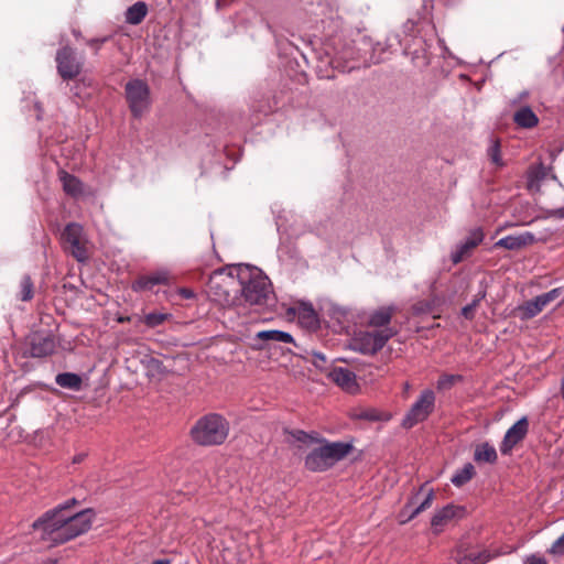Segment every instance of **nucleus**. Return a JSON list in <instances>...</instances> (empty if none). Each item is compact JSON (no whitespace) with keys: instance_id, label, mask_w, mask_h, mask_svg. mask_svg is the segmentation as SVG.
Instances as JSON below:
<instances>
[{"instance_id":"obj_1","label":"nucleus","mask_w":564,"mask_h":564,"mask_svg":"<svg viewBox=\"0 0 564 564\" xmlns=\"http://www.w3.org/2000/svg\"><path fill=\"white\" fill-rule=\"evenodd\" d=\"M75 502L76 500L72 499L59 505L33 522L32 527L42 541L50 545L62 544L86 533L91 528L95 517L93 510L86 509L70 513L68 508Z\"/></svg>"},{"instance_id":"obj_2","label":"nucleus","mask_w":564,"mask_h":564,"mask_svg":"<svg viewBox=\"0 0 564 564\" xmlns=\"http://www.w3.org/2000/svg\"><path fill=\"white\" fill-rule=\"evenodd\" d=\"M238 279V290L241 301L250 305H262L271 293L269 279L257 267L239 264L235 267Z\"/></svg>"},{"instance_id":"obj_3","label":"nucleus","mask_w":564,"mask_h":564,"mask_svg":"<svg viewBox=\"0 0 564 564\" xmlns=\"http://www.w3.org/2000/svg\"><path fill=\"white\" fill-rule=\"evenodd\" d=\"M321 445L312 449L305 457V467L314 473L325 471L348 456L354 446L349 442L318 441Z\"/></svg>"},{"instance_id":"obj_4","label":"nucleus","mask_w":564,"mask_h":564,"mask_svg":"<svg viewBox=\"0 0 564 564\" xmlns=\"http://www.w3.org/2000/svg\"><path fill=\"white\" fill-rule=\"evenodd\" d=\"M228 433V422L218 414H208L199 419L191 430L193 440L204 446L223 444Z\"/></svg>"},{"instance_id":"obj_5","label":"nucleus","mask_w":564,"mask_h":564,"mask_svg":"<svg viewBox=\"0 0 564 564\" xmlns=\"http://www.w3.org/2000/svg\"><path fill=\"white\" fill-rule=\"evenodd\" d=\"M208 292L212 299L221 305L234 306L240 303L241 299L237 296L239 290L235 267L228 273L214 272L208 282Z\"/></svg>"},{"instance_id":"obj_6","label":"nucleus","mask_w":564,"mask_h":564,"mask_svg":"<svg viewBox=\"0 0 564 564\" xmlns=\"http://www.w3.org/2000/svg\"><path fill=\"white\" fill-rule=\"evenodd\" d=\"M391 328L360 332L352 339V348L365 355H373L383 348L386 343L393 336Z\"/></svg>"},{"instance_id":"obj_7","label":"nucleus","mask_w":564,"mask_h":564,"mask_svg":"<svg viewBox=\"0 0 564 564\" xmlns=\"http://www.w3.org/2000/svg\"><path fill=\"white\" fill-rule=\"evenodd\" d=\"M126 97L129 108L135 118H140L148 111L151 99L150 88L147 83L141 79H132L126 85Z\"/></svg>"},{"instance_id":"obj_8","label":"nucleus","mask_w":564,"mask_h":564,"mask_svg":"<svg viewBox=\"0 0 564 564\" xmlns=\"http://www.w3.org/2000/svg\"><path fill=\"white\" fill-rule=\"evenodd\" d=\"M62 239L65 250L77 261L85 262L88 259L87 239L80 225L68 224L62 234Z\"/></svg>"},{"instance_id":"obj_9","label":"nucleus","mask_w":564,"mask_h":564,"mask_svg":"<svg viewBox=\"0 0 564 564\" xmlns=\"http://www.w3.org/2000/svg\"><path fill=\"white\" fill-rule=\"evenodd\" d=\"M435 404V394L432 390H424L417 401L411 406L405 414L402 426L411 429L415 424L424 421L433 411Z\"/></svg>"},{"instance_id":"obj_10","label":"nucleus","mask_w":564,"mask_h":564,"mask_svg":"<svg viewBox=\"0 0 564 564\" xmlns=\"http://www.w3.org/2000/svg\"><path fill=\"white\" fill-rule=\"evenodd\" d=\"M57 72L65 80L77 77L83 68V61L77 58L73 48L64 46L56 53Z\"/></svg>"},{"instance_id":"obj_11","label":"nucleus","mask_w":564,"mask_h":564,"mask_svg":"<svg viewBox=\"0 0 564 564\" xmlns=\"http://www.w3.org/2000/svg\"><path fill=\"white\" fill-rule=\"evenodd\" d=\"M32 357H46L54 352L56 341L53 335L45 332H36L29 338Z\"/></svg>"},{"instance_id":"obj_12","label":"nucleus","mask_w":564,"mask_h":564,"mask_svg":"<svg viewBox=\"0 0 564 564\" xmlns=\"http://www.w3.org/2000/svg\"><path fill=\"white\" fill-rule=\"evenodd\" d=\"M529 431V421L527 416L518 420L506 433L500 446L502 454H508L512 448L521 442Z\"/></svg>"},{"instance_id":"obj_13","label":"nucleus","mask_w":564,"mask_h":564,"mask_svg":"<svg viewBox=\"0 0 564 564\" xmlns=\"http://www.w3.org/2000/svg\"><path fill=\"white\" fill-rule=\"evenodd\" d=\"M484 240V231L477 227L470 230L469 235L463 243L452 253L451 259L454 264L459 263L470 251Z\"/></svg>"},{"instance_id":"obj_14","label":"nucleus","mask_w":564,"mask_h":564,"mask_svg":"<svg viewBox=\"0 0 564 564\" xmlns=\"http://www.w3.org/2000/svg\"><path fill=\"white\" fill-rule=\"evenodd\" d=\"M328 378L349 393H355L359 388L356 375L348 368L335 367L328 372Z\"/></svg>"},{"instance_id":"obj_15","label":"nucleus","mask_w":564,"mask_h":564,"mask_svg":"<svg viewBox=\"0 0 564 564\" xmlns=\"http://www.w3.org/2000/svg\"><path fill=\"white\" fill-rule=\"evenodd\" d=\"M536 241L535 236L530 231H524L519 235H510L499 239L494 247L505 248L507 250H521L533 245Z\"/></svg>"},{"instance_id":"obj_16","label":"nucleus","mask_w":564,"mask_h":564,"mask_svg":"<svg viewBox=\"0 0 564 564\" xmlns=\"http://www.w3.org/2000/svg\"><path fill=\"white\" fill-rule=\"evenodd\" d=\"M170 273L165 270H159L154 273L142 275L132 283V290L135 292L152 290L158 284H167Z\"/></svg>"},{"instance_id":"obj_17","label":"nucleus","mask_w":564,"mask_h":564,"mask_svg":"<svg viewBox=\"0 0 564 564\" xmlns=\"http://www.w3.org/2000/svg\"><path fill=\"white\" fill-rule=\"evenodd\" d=\"M462 512L463 508L455 505H447L437 510L431 520L433 530L436 533L440 532L445 524H447L454 518L458 517Z\"/></svg>"},{"instance_id":"obj_18","label":"nucleus","mask_w":564,"mask_h":564,"mask_svg":"<svg viewBox=\"0 0 564 564\" xmlns=\"http://www.w3.org/2000/svg\"><path fill=\"white\" fill-rule=\"evenodd\" d=\"M58 178L62 183L64 192L67 195L77 198L84 194V184L76 176L65 171H59Z\"/></svg>"},{"instance_id":"obj_19","label":"nucleus","mask_w":564,"mask_h":564,"mask_svg":"<svg viewBox=\"0 0 564 564\" xmlns=\"http://www.w3.org/2000/svg\"><path fill=\"white\" fill-rule=\"evenodd\" d=\"M513 121L521 128L531 129L539 123V118L530 107L523 106L514 112Z\"/></svg>"},{"instance_id":"obj_20","label":"nucleus","mask_w":564,"mask_h":564,"mask_svg":"<svg viewBox=\"0 0 564 564\" xmlns=\"http://www.w3.org/2000/svg\"><path fill=\"white\" fill-rule=\"evenodd\" d=\"M148 14V4L138 1L129 7L126 11V22L132 25L140 24Z\"/></svg>"},{"instance_id":"obj_21","label":"nucleus","mask_w":564,"mask_h":564,"mask_svg":"<svg viewBox=\"0 0 564 564\" xmlns=\"http://www.w3.org/2000/svg\"><path fill=\"white\" fill-rule=\"evenodd\" d=\"M547 304L543 300L542 295H538L531 301L525 302L522 306L519 307L521 312V317L523 319H529L538 315Z\"/></svg>"},{"instance_id":"obj_22","label":"nucleus","mask_w":564,"mask_h":564,"mask_svg":"<svg viewBox=\"0 0 564 564\" xmlns=\"http://www.w3.org/2000/svg\"><path fill=\"white\" fill-rule=\"evenodd\" d=\"M395 311L394 306L380 307L370 315L369 324L375 327L387 326Z\"/></svg>"},{"instance_id":"obj_23","label":"nucleus","mask_w":564,"mask_h":564,"mask_svg":"<svg viewBox=\"0 0 564 564\" xmlns=\"http://www.w3.org/2000/svg\"><path fill=\"white\" fill-rule=\"evenodd\" d=\"M55 382L62 388L79 391L82 389L83 380L77 373L63 372L56 376Z\"/></svg>"},{"instance_id":"obj_24","label":"nucleus","mask_w":564,"mask_h":564,"mask_svg":"<svg viewBox=\"0 0 564 564\" xmlns=\"http://www.w3.org/2000/svg\"><path fill=\"white\" fill-rule=\"evenodd\" d=\"M256 337L267 343H293L291 334L278 329L261 330Z\"/></svg>"},{"instance_id":"obj_25","label":"nucleus","mask_w":564,"mask_h":564,"mask_svg":"<svg viewBox=\"0 0 564 564\" xmlns=\"http://www.w3.org/2000/svg\"><path fill=\"white\" fill-rule=\"evenodd\" d=\"M474 458L476 462L495 463L497 459V452L494 446L488 443H484L476 447Z\"/></svg>"},{"instance_id":"obj_26","label":"nucleus","mask_w":564,"mask_h":564,"mask_svg":"<svg viewBox=\"0 0 564 564\" xmlns=\"http://www.w3.org/2000/svg\"><path fill=\"white\" fill-rule=\"evenodd\" d=\"M474 475H475V468H474L473 464L467 463L463 466L462 469L457 470L453 475L451 481L456 487H462L463 485L468 482L474 477Z\"/></svg>"},{"instance_id":"obj_27","label":"nucleus","mask_w":564,"mask_h":564,"mask_svg":"<svg viewBox=\"0 0 564 564\" xmlns=\"http://www.w3.org/2000/svg\"><path fill=\"white\" fill-rule=\"evenodd\" d=\"M424 490V486H422L419 491L411 497V499L404 505L402 510L400 511L399 519L401 523H406L414 519L416 516H412V512L415 510V505L417 497L421 496V494Z\"/></svg>"},{"instance_id":"obj_28","label":"nucleus","mask_w":564,"mask_h":564,"mask_svg":"<svg viewBox=\"0 0 564 564\" xmlns=\"http://www.w3.org/2000/svg\"><path fill=\"white\" fill-rule=\"evenodd\" d=\"M171 317H172V315L169 313L153 312V313L145 314L144 317L142 318V322L149 328H154V327L162 325L164 322L169 321Z\"/></svg>"},{"instance_id":"obj_29","label":"nucleus","mask_w":564,"mask_h":564,"mask_svg":"<svg viewBox=\"0 0 564 564\" xmlns=\"http://www.w3.org/2000/svg\"><path fill=\"white\" fill-rule=\"evenodd\" d=\"M435 498V494L433 489H430L423 500H420V496L417 497L415 510L412 512V516H419L421 512L431 508Z\"/></svg>"},{"instance_id":"obj_30","label":"nucleus","mask_w":564,"mask_h":564,"mask_svg":"<svg viewBox=\"0 0 564 564\" xmlns=\"http://www.w3.org/2000/svg\"><path fill=\"white\" fill-rule=\"evenodd\" d=\"M290 435L293 438V441L302 443L303 445H311L319 441L314 435L307 434L306 432L301 430L292 431L290 432Z\"/></svg>"},{"instance_id":"obj_31","label":"nucleus","mask_w":564,"mask_h":564,"mask_svg":"<svg viewBox=\"0 0 564 564\" xmlns=\"http://www.w3.org/2000/svg\"><path fill=\"white\" fill-rule=\"evenodd\" d=\"M300 317L307 322V324L312 325L317 322V315L312 304L303 303L300 307Z\"/></svg>"},{"instance_id":"obj_32","label":"nucleus","mask_w":564,"mask_h":564,"mask_svg":"<svg viewBox=\"0 0 564 564\" xmlns=\"http://www.w3.org/2000/svg\"><path fill=\"white\" fill-rule=\"evenodd\" d=\"M459 380H462V377L459 375H443L440 377L437 381V389L447 390Z\"/></svg>"},{"instance_id":"obj_33","label":"nucleus","mask_w":564,"mask_h":564,"mask_svg":"<svg viewBox=\"0 0 564 564\" xmlns=\"http://www.w3.org/2000/svg\"><path fill=\"white\" fill-rule=\"evenodd\" d=\"M33 296V283L30 276H23L21 280V300L29 301Z\"/></svg>"},{"instance_id":"obj_34","label":"nucleus","mask_w":564,"mask_h":564,"mask_svg":"<svg viewBox=\"0 0 564 564\" xmlns=\"http://www.w3.org/2000/svg\"><path fill=\"white\" fill-rule=\"evenodd\" d=\"M490 161L497 166H503V162L500 154V144L498 141H494L488 150Z\"/></svg>"},{"instance_id":"obj_35","label":"nucleus","mask_w":564,"mask_h":564,"mask_svg":"<svg viewBox=\"0 0 564 564\" xmlns=\"http://www.w3.org/2000/svg\"><path fill=\"white\" fill-rule=\"evenodd\" d=\"M387 47H388V45L383 44V43H377L372 47V56H371L372 64H379L384 59L382 54L387 51Z\"/></svg>"},{"instance_id":"obj_36","label":"nucleus","mask_w":564,"mask_h":564,"mask_svg":"<svg viewBox=\"0 0 564 564\" xmlns=\"http://www.w3.org/2000/svg\"><path fill=\"white\" fill-rule=\"evenodd\" d=\"M357 417L368 421H378L380 420V414L375 409H365L357 414Z\"/></svg>"},{"instance_id":"obj_37","label":"nucleus","mask_w":564,"mask_h":564,"mask_svg":"<svg viewBox=\"0 0 564 564\" xmlns=\"http://www.w3.org/2000/svg\"><path fill=\"white\" fill-rule=\"evenodd\" d=\"M549 552L553 555H564V533L552 544Z\"/></svg>"},{"instance_id":"obj_38","label":"nucleus","mask_w":564,"mask_h":564,"mask_svg":"<svg viewBox=\"0 0 564 564\" xmlns=\"http://www.w3.org/2000/svg\"><path fill=\"white\" fill-rule=\"evenodd\" d=\"M479 303V299L475 300L471 304L466 305L462 310V314L465 318L471 319L474 317V311Z\"/></svg>"},{"instance_id":"obj_39","label":"nucleus","mask_w":564,"mask_h":564,"mask_svg":"<svg viewBox=\"0 0 564 564\" xmlns=\"http://www.w3.org/2000/svg\"><path fill=\"white\" fill-rule=\"evenodd\" d=\"M523 564H547V561L541 555L531 554L524 558Z\"/></svg>"},{"instance_id":"obj_40","label":"nucleus","mask_w":564,"mask_h":564,"mask_svg":"<svg viewBox=\"0 0 564 564\" xmlns=\"http://www.w3.org/2000/svg\"><path fill=\"white\" fill-rule=\"evenodd\" d=\"M561 293V289H553L546 293L541 294L546 304L556 300Z\"/></svg>"},{"instance_id":"obj_41","label":"nucleus","mask_w":564,"mask_h":564,"mask_svg":"<svg viewBox=\"0 0 564 564\" xmlns=\"http://www.w3.org/2000/svg\"><path fill=\"white\" fill-rule=\"evenodd\" d=\"M469 558L473 561V562H478L480 564H485L487 563L489 560H490V555L487 554L486 552L484 553H478V554H474L471 553L469 555Z\"/></svg>"},{"instance_id":"obj_42","label":"nucleus","mask_w":564,"mask_h":564,"mask_svg":"<svg viewBox=\"0 0 564 564\" xmlns=\"http://www.w3.org/2000/svg\"><path fill=\"white\" fill-rule=\"evenodd\" d=\"M312 356V361L316 367L322 368L326 364V357L323 354L313 351Z\"/></svg>"},{"instance_id":"obj_43","label":"nucleus","mask_w":564,"mask_h":564,"mask_svg":"<svg viewBox=\"0 0 564 564\" xmlns=\"http://www.w3.org/2000/svg\"><path fill=\"white\" fill-rule=\"evenodd\" d=\"M107 41V37H102V39H91L89 41H87V44L93 47L96 52H98V50L100 48L101 44L105 43Z\"/></svg>"},{"instance_id":"obj_44","label":"nucleus","mask_w":564,"mask_h":564,"mask_svg":"<svg viewBox=\"0 0 564 564\" xmlns=\"http://www.w3.org/2000/svg\"><path fill=\"white\" fill-rule=\"evenodd\" d=\"M178 293L184 297V299H192L194 297V292L189 289H180Z\"/></svg>"},{"instance_id":"obj_45","label":"nucleus","mask_w":564,"mask_h":564,"mask_svg":"<svg viewBox=\"0 0 564 564\" xmlns=\"http://www.w3.org/2000/svg\"><path fill=\"white\" fill-rule=\"evenodd\" d=\"M528 96H529V93H528V91H522V93L519 95V97H518L517 99H513V100H511V101H510V105H512V106H513V105H516L518 101L523 100V99H527V98H528Z\"/></svg>"},{"instance_id":"obj_46","label":"nucleus","mask_w":564,"mask_h":564,"mask_svg":"<svg viewBox=\"0 0 564 564\" xmlns=\"http://www.w3.org/2000/svg\"><path fill=\"white\" fill-rule=\"evenodd\" d=\"M152 564H171L170 560H156Z\"/></svg>"},{"instance_id":"obj_47","label":"nucleus","mask_w":564,"mask_h":564,"mask_svg":"<svg viewBox=\"0 0 564 564\" xmlns=\"http://www.w3.org/2000/svg\"><path fill=\"white\" fill-rule=\"evenodd\" d=\"M562 395H563V399H564V378H563V381H562Z\"/></svg>"},{"instance_id":"obj_48","label":"nucleus","mask_w":564,"mask_h":564,"mask_svg":"<svg viewBox=\"0 0 564 564\" xmlns=\"http://www.w3.org/2000/svg\"><path fill=\"white\" fill-rule=\"evenodd\" d=\"M354 68H356V66H355V65L349 66V67H348V70H351V69H354Z\"/></svg>"},{"instance_id":"obj_49","label":"nucleus","mask_w":564,"mask_h":564,"mask_svg":"<svg viewBox=\"0 0 564 564\" xmlns=\"http://www.w3.org/2000/svg\"><path fill=\"white\" fill-rule=\"evenodd\" d=\"M127 318H119V322H126Z\"/></svg>"}]
</instances>
